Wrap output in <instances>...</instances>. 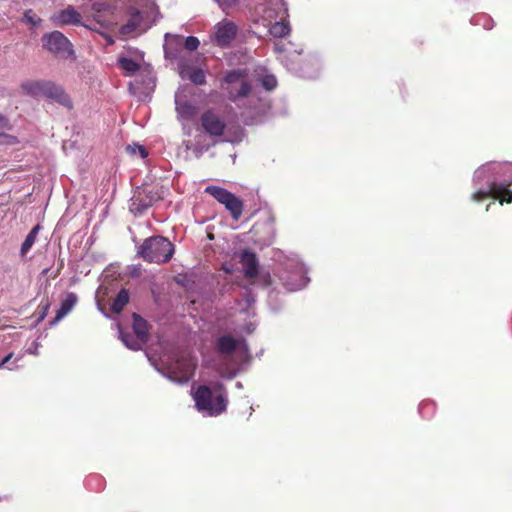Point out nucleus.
I'll list each match as a JSON object with an SVG mask.
<instances>
[{
    "label": "nucleus",
    "instance_id": "5701e85b",
    "mask_svg": "<svg viewBox=\"0 0 512 512\" xmlns=\"http://www.w3.org/2000/svg\"><path fill=\"white\" fill-rule=\"evenodd\" d=\"M205 192L213 196L218 202H220L223 205L233 195L231 192L218 186H208L206 187Z\"/></svg>",
    "mask_w": 512,
    "mask_h": 512
},
{
    "label": "nucleus",
    "instance_id": "cd10ccee",
    "mask_svg": "<svg viewBox=\"0 0 512 512\" xmlns=\"http://www.w3.org/2000/svg\"><path fill=\"white\" fill-rule=\"evenodd\" d=\"M497 167L495 163H487L477 169L474 174L475 181H482L487 177V174L493 171Z\"/></svg>",
    "mask_w": 512,
    "mask_h": 512
},
{
    "label": "nucleus",
    "instance_id": "4be33fe9",
    "mask_svg": "<svg viewBox=\"0 0 512 512\" xmlns=\"http://www.w3.org/2000/svg\"><path fill=\"white\" fill-rule=\"evenodd\" d=\"M224 206L231 213L233 219L238 220L241 217L243 211V203L234 194L224 204Z\"/></svg>",
    "mask_w": 512,
    "mask_h": 512
},
{
    "label": "nucleus",
    "instance_id": "37998d69",
    "mask_svg": "<svg viewBox=\"0 0 512 512\" xmlns=\"http://www.w3.org/2000/svg\"><path fill=\"white\" fill-rule=\"evenodd\" d=\"M271 2H273L275 4H279V0H271Z\"/></svg>",
    "mask_w": 512,
    "mask_h": 512
},
{
    "label": "nucleus",
    "instance_id": "9d476101",
    "mask_svg": "<svg viewBox=\"0 0 512 512\" xmlns=\"http://www.w3.org/2000/svg\"><path fill=\"white\" fill-rule=\"evenodd\" d=\"M283 284L289 291H297L306 287L309 279L306 277V270L304 266L295 262L289 266V270L285 272V275L281 276Z\"/></svg>",
    "mask_w": 512,
    "mask_h": 512
},
{
    "label": "nucleus",
    "instance_id": "a19ab883",
    "mask_svg": "<svg viewBox=\"0 0 512 512\" xmlns=\"http://www.w3.org/2000/svg\"><path fill=\"white\" fill-rule=\"evenodd\" d=\"M18 361V359H16L11 365L7 366V369L9 370H14L17 368V365L15 364L16 362Z\"/></svg>",
    "mask_w": 512,
    "mask_h": 512
},
{
    "label": "nucleus",
    "instance_id": "aec40b11",
    "mask_svg": "<svg viewBox=\"0 0 512 512\" xmlns=\"http://www.w3.org/2000/svg\"><path fill=\"white\" fill-rule=\"evenodd\" d=\"M142 21V16L139 11H134L131 13L128 22L123 25L120 29V33L124 36H128L138 28H140V24Z\"/></svg>",
    "mask_w": 512,
    "mask_h": 512
},
{
    "label": "nucleus",
    "instance_id": "2eb2a0df",
    "mask_svg": "<svg viewBox=\"0 0 512 512\" xmlns=\"http://www.w3.org/2000/svg\"><path fill=\"white\" fill-rule=\"evenodd\" d=\"M202 126L210 135L220 136L223 133L225 124L214 112L207 111L202 116Z\"/></svg>",
    "mask_w": 512,
    "mask_h": 512
},
{
    "label": "nucleus",
    "instance_id": "2f4dec72",
    "mask_svg": "<svg viewBox=\"0 0 512 512\" xmlns=\"http://www.w3.org/2000/svg\"><path fill=\"white\" fill-rule=\"evenodd\" d=\"M274 50L278 54V59H280L281 62L287 66L288 69L294 70V67L288 63L287 57L283 55L284 46L279 43H275Z\"/></svg>",
    "mask_w": 512,
    "mask_h": 512
},
{
    "label": "nucleus",
    "instance_id": "f257e3e1",
    "mask_svg": "<svg viewBox=\"0 0 512 512\" xmlns=\"http://www.w3.org/2000/svg\"><path fill=\"white\" fill-rule=\"evenodd\" d=\"M149 360L159 372L176 383L187 382L193 376L196 367L195 359L188 352L164 355L160 359V364H156L150 357Z\"/></svg>",
    "mask_w": 512,
    "mask_h": 512
},
{
    "label": "nucleus",
    "instance_id": "bb28decb",
    "mask_svg": "<svg viewBox=\"0 0 512 512\" xmlns=\"http://www.w3.org/2000/svg\"><path fill=\"white\" fill-rule=\"evenodd\" d=\"M23 23L29 25L31 29L37 28L42 19L36 15V13L32 9H28L24 12L23 18L21 20Z\"/></svg>",
    "mask_w": 512,
    "mask_h": 512
},
{
    "label": "nucleus",
    "instance_id": "a211bd4d",
    "mask_svg": "<svg viewBox=\"0 0 512 512\" xmlns=\"http://www.w3.org/2000/svg\"><path fill=\"white\" fill-rule=\"evenodd\" d=\"M77 300V296L74 293H68L64 300L62 301L61 306L58 309L56 317L53 320L52 324H56L62 318H64L76 305Z\"/></svg>",
    "mask_w": 512,
    "mask_h": 512
},
{
    "label": "nucleus",
    "instance_id": "a878e982",
    "mask_svg": "<svg viewBox=\"0 0 512 512\" xmlns=\"http://www.w3.org/2000/svg\"><path fill=\"white\" fill-rule=\"evenodd\" d=\"M129 302V295L126 290H121L112 303L111 309L115 313H120L124 306Z\"/></svg>",
    "mask_w": 512,
    "mask_h": 512
},
{
    "label": "nucleus",
    "instance_id": "c85d7f7f",
    "mask_svg": "<svg viewBox=\"0 0 512 512\" xmlns=\"http://www.w3.org/2000/svg\"><path fill=\"white\" fill-rule=\"evenodd\" d=\"M165 40V56L166 58L174 59L176 57V54L171 50L170 46L172 45L173 42H180L181 39L178 36L166 34Z\"/></svg>",
    "mask_w": 512,
    "mask_h": 512
},
{
    "label": "nucleus",
    "instance_id": "7ed1b4c3",
    "mask_svg": "<svg viewBox=\"0 0 512 512\" xmlns=\"http://www.w3.org/2000/svg\"><path fill=\"white\" fill-rule=\"evenodd\" d=\"M174 253V245L165 237L154 236L146 239L138 250V254L146 261L153 263L168 262Z\"/></svg>",
    "mask_w": 512,
    "mask_h": 512
},
{
    "label": "nucleus",
    "instance_id": "79ce46f5",
    "mask_svg": "<svg viewBox=\"0 0 512 512\" xmlns=\"http://www.w3.org/2000/svg\"><path fill=\"white\" fill-rule=\"evenodd\" d=\"M234 375H235V372L230 373V374L228 375V377H229V378H232Z\"/></svg>",
    "mask_w": 512,
    "mask_h": 512
},
{
    "label": "nucleus",
    "instance_id": "c9c22d12",
    "mask_svg": "<svg viewBox=\"0 0 512 512\" xmlns=\"http://www.w3.org/2000/svg\"><path fill=\"white\" fill-rule=\"evenodd\" d=\"M49 307H50V303L48 301H46L44 304L40 305L41 313L39 316V320H43L46 317Z\"/></svg>",
    "mask_w": 512,
    "mask_h": 512
},
{
    "label": "nucleus",
    "instance_id": "f8f14e48",
    "mask_svg": "<svg viewBox=\"0 0 512 512\" xmlns=\"http://www.w3.org/2000/svg\"><path fill=\"white\" fill-rule=\"evenodd\" d=\"M42 97L51 99L64 107L72 108V101L69 95L65 92L62 86L54 82L45 81Z\"/></svg>",
    "mask_w": 512,
    "mask_h": 512
},
{
    "label": "nucleus",
    "instance_id": "ddd939ff",
    "mask_svg": "<svg viewBox=\"0 0 512 512\" xmlns=\"http://www.w3.org/2000/svg\"><path fill=\"white\" fill-rule=\"evenodd\" d=\"M256 12L262 18L263 25H266V22L270 23L273 19L280 17L281 13L285 14L286 9L283 8L282 0H279V4L271 0H263L258 3Z\"/></svg>",
    "mask_w": 512,
    "mask_h": 512
},
{
    "label": "nucleus",
    "instance_id": "20e7f679",
    "mask_svg": "<svg viewBox=\"0 0 512 512\" xmlns=\"http://www.w3.org/2000/svg\"><path fill=\"white\" fill-rule=\"evenodd\" d=\"M42 47L60 59L74 58V50L71 42L59 31L45 33L41 38Z\"/></svg>",
    "mask_w": 512,
    "mask_h": 512
},
{
    "label": "nucleus",
    "instance_id": "412c9836",
    "mask_svg": "<svg viewBox=\"0 0 512 512\" xmlns=\"http://www.w3.org/2000/svg\"><path fill=\"white\" fill-rule=\"evenodd\" d=\"M44 85V80L26 81L21 84V88L32 96H42Z\"/></svg>",
    "mask_w": 512,
    "mask_h": 512
},
{
    "label": "nucleus",
    "instance_id": "f704fd0d",
    "mask_svg": "<svg viewBox=\"0 0 512 512\" xmlns=\"http://www.w3.org/2000/svg\"><path fill=\"white\" fill-rule=\"evenodd\" d=\"M199 40L194 36H189L184 40V46L190 51H194L199 47Z\"/></svg>",
    "mask_w": 512,
    "mask_h": 512
},
{
    "label": "nucleus",
    "instance_id": "f3484780",
    "mask_svg": "<svg viewBox=\"0 0 512 512\" xmlns=\"http://www.w3.org/2000/svg\"><path fill=\"white\" fill-rule=\"evenodd\" d=\"M240 262L243 265L244 272L247 277L252 278L257 274L258 262L255 254L247 250L242 251L240 254Z\"/></svg>",
    "mask_w": 512,
    "mask_h": 512
},
{
    "label": "nucleus",
    "instance_id": "4c0bfd02",
    "mask_svg": "<svg viewBox=\"0 0 512 512\" xmlns=\"http://www.w3.org/2000/svg\"><path fill=\"white\" fill-rule=\"evenodd\" d=\"M8 126V121L7 119L0 115V128H6Z\"/></svg>",
    "mask_w": 512,
    "mask_h": 512
},
{
    "label": "nucleus",
    "instance_id": "58836bf2",
    "mask_svg": "<svg viewBox=\"0 0 512 512\" xmlns=\"http://www.w3.org/2000/svg\"><path fill=\"white\" fill-rule=\"evenodd\" d=\"M255 327H256L255 323H249L247 325V327L245 328V331L247 333H252L255 330Z\"/></svg>",
    "mask_w": 512,
    "mask_h": 512
},
{
    "label": "nucleus",
    "instance_id": "72a5a7b5",
    "mask_svg": "<svg viewBox=\"0 0 512 512\" xmlns=\"http://www.w3.org/2000/svg\"><path fill=\"white\" fill-rule=\"evenodd\" d=\"M261 82H262V85L267 90H272L277 85V81H276V78H275L274 75H265V76H263L262 79H261Z\"/></svg>",
    "mask_w": 512,
    "mask_h": 512
},
{
    "label": "nucleus",
    "instance_id": "ea45409f",
    "mask_svg": "<svg viewBox=\"0 0 512 512\" xmlns=\"http://www.w3.org/2000/svg\"><path fill=\"white\" fill-rule=\"evenodd\" d=\"M153 86H154L153 78L149 75L148 82H147V89L151 90L153 88Z\"/></svg>",
    "mask_w": 512,
    "mask_h": 512
},
{
    "label": "nucleus",
    "instance_id": "e433bc0d",
    "mask_svg": "<svg viewBox=\"0 0 512 512\" xmlns=\"http://www.w3.org/2000/svg\"><path fill=\"white\" fill-rule=\"evenodd\" d=\"M12 354L7 355L1 362H0V368L4 367L7 363H9L10 359L12 358Z\"/></svg>",
    "mask_w": 512,
    "mask_h": 512
},
{
    "label": "nucleus",
    "instance_id": "473e14b6",
    "mask_svg": "<svg viewBox=\"0 0 512 512\" xmlns=\"http://www.w3.org/2000/svg\"><path fill=\"white\" fill-rule=\"evenodd\" d=\"M126 149L132 155H135L136 153H139L141 158H146L147 155H148V152L146 151V148L144 146H141V145H128Z\"/></svg>",
    "mask_w": 512,
    "mask_h": 512
},
{
    "label": "nucleus",
    "instance_id": "4468645a",
    "mask_svg": "<svg viewBox=\"0 0 512 512\" xmlns=\"http://www.w3.org/2000/svg\"><path fill=\"white\" fill-rule=\"evenodd\" d=\"M178 72L183 80H190L196 85H203L206 81L205 72L201 68L190 65L186 60L179 62Z\"/></svg>",
    "mask_w": 512,
    "mask_h": 512
},
{
    "label": "nucleus",
    "instance_id": "423d86ee",
    "mask_svg": "<svg viewBox=\"0 0 512 512\" xmlns=\"http://www.w3.org/2000/svg\"><path fill=\"white\" fill-rule=\"evenodd\" d=\"M217 350L222 355L230 356L237 365L244 363L249 357L246 342L231 336L220 337L217 341Z\"/></svg>",
    "mask_w": 512,
    "mask_h": 512
},
{
    "label": "nucleus",
    "instance_id": "c756f323",
    "mask_svg": "<svg viewBox=\"0 0 512 512\" xmlns=\"http://www.w3.org/2000/svg\"><path fill=\"white\" fill-rule=\"evenodd\" d=\"M119 64L120 67L128 73H134L138 70V64L129 58H121Z\"/></svg>",
    "mask_w": 512,
    "mask_h": 512
},
{
    "label": "nucleus",
    "instance_id": "c03bdc74",
    "mask_svg": "<svg viewBox=\"0 0 512 512\" xmlns=\"http://www.w3.org/2000/svg\"><path fill=\"white\" fill-rule=\"evenodd\" d=\"M242 384L240 382L237 383V388H241Z\"/></svg>",
    "mask_w": 512,
    "mask_h": 512
},
{
    "label": "nucleus",
    "instance_id": "a18cd8bd",
    "mask_svg": "<svg viewBox=\"0 0 512 512\" xmlns=\"http://www.w3.org/2000/svg\"><path fill=\"white\" fill-rule=\"evenodd\" d=\"M102 289H103V287H102V286H101V287H99V289H98V293H100V292L102 291Z\"/></svg>",
    "mask_w": 512,
    "mask_h": 512
},
{
    "label": "nucleus",
    "instance_id": "f03ea898",
    "mask_svg": "<svg viewBox=\"0 0 512 512\" xmlns=\"http://www.w3.org/2000/svg\"><path fill=\"white\" fill-rule=\"evenodd\" d=\"M196 409L204 416H218L226 410L227 393L220 383L201 385L193 393Z\"/></svg>",
    "mask_w": 512,
    "mask_h": 512
},
{
    "label": "nucleus",
    "instance_id": "1a4fd4ad",
    "mask_svg": "<svg viewBox=\"0 0 512 512\" xmlns=\"http://www.w3.org/2000/svg\"><path fill=\"white\" fill-rule=\"evenodd\" d=\"M488 197L498 199L501 204L510 203L512 201V183L492 182L487 189L479 190L472 196L473 200L477 202Z\"/></svg>",
    "mask_w": 512,
    "mask_h": 512
},
{
    "label": "nucleus",
    "instance_id": "0eeeda50",
    "mask_svg": "<svg viewBox=\"0 0 512 512\" xmlns=\"http://www.w3.org/2000/svg\"><path fill=\"white\" fill-rule=\"evenodd\" d=\"M133 330L135 336L125 334L120 330V339L127 348L131 350H140L143 344L147 341L148 327L147 322L137 314H133Z\"/></svg>",
    "mask_w": 512,
    "mask_h": 512
},
{
    "label": "nucleus",
    "instance_id": "39448f33",
    "mask_svg": "<svg viewBox=\"0 0 512 512\" xmlns=\"http://www.w3.org/2000/svg\"><path fill=\"white\" fill-rule=\"evenodd\" d=\"M250 82L245 70H234L225 76L222 88L228 93L229 97L235 101L249 93Z\"/></svg>",
    "mask_w": 512,
    "mask_h": 512
},
{
    "label": "nucleus",
    "instance_id": "dca6fc26",
    "mask_svg": "<svg viewBox=\"0 0 512 512\" xmlns=\"http://www.w3.org/2000/svg\"><path fill=\"white\" fill-rule=\"evenodd\" d=\"M54 24L57 26L78 24L81 22V15L72 7H68L53 17Z\"/></svg>",
    "mask_w": 512,
    "mask_h": 512
},
{
    "label": "nucleus",
    "instance_id": "b1692460",
    "mask_svg": "<svg viewBox=\"0 0 512 512\" xmlns=\"http://www.w3.org/2000/svg\"><path fill=\"white\" fill-rule=\"evenodd\" d=\"M39 230H40V225H36L28 233V235L26 236L24 242L22 243L21 249H20L21 256H25L30 251L32 246L35 244Z\"/></svg>",
    "mask_w": 512,
    "mask_h": 512
},
{
    "label": "nucleus",
    "instance_id": "6e6552de",
    "mask_svg": "<svg viewBox=\"0 0 512 512\" xmlns=\"http://www.w3.org/2000/svg\"><path fill=\"white\" fill-rule=\"evenodd\" d=\"M238 26L229 19L216 23L211 32V41L220 47H228L236 38Z\"/></svg>",
    "mask_w": 512,
    "mask_h": 512
},
{
    "label": "nucleus",
    "instance_id": "6ab92c4d",
    "mask_svg": "<svg viewBox=\"0 0 512 512\" xmlns=\"http://www.w3.org/2000/svg\"><path fill=\"white\" fill-rule=\"evenodd\" d=\"M146 190H139L135 192L130 202V211L134 214H141L144 210H146L151 205V200L147 201L142 197L143 193Z\"/></svg>",
    "mask_w": 512,
    "mask_h": 512
},
{
    "label": "nucleus",
    "instance_id": "393cba45",
    "mask_svg": "<svg viewBox=\"0 0 512 512\" xmlns=\"http://www.w3.org/2000/svg\"><path fill=\"white\" fill-rule=\"evenodd\" d=\"M269 32L274 37H285L290 33V26L288 22L284 21L282 18L280 21H276L273 23L270 28Z\"/></svg>",
    "mask_w": 512,
    "mask_h": 512
},
{
    "label": "nucleus",
    "instance_id": "9b49d317",
    "mask_svg": "<svg viewBox=\"0 0 512 512\" xmlns=\"http://www.w3.org/2000/svg\"><path fill=\"white\" fill-rule=\"evenodd\" d=\"M187 89L186 86L180 87L175 94L177 118L183 124L191 121L196 115V107L187 99Z\"/></svg>",
    "mask_w": 512,
    "mask_h": 512
},
{
    "label": "nucleus",
    "instance_id": "7c9ffc66",
    "mask_svg": "<svg viewBox=\"0 0 512 512\" xmlns=\"http://www.w3.org/2000/svg\"><path fill=\"white\" fill-rule=\"evenodd\" d=\"M221 10L228 14L231 9H233L239 2V0H214Z\"/></svg>",
    "mask_w": 512,
    "mask_h": 512
}]
</instances>
